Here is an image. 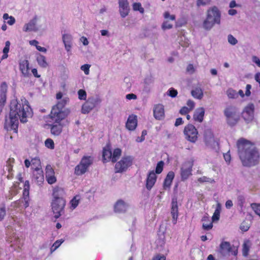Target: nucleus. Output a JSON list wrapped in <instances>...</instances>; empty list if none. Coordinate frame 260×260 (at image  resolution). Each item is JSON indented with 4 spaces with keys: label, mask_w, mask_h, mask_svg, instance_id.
I'll return each instance as SVG.
<instances>
[{
    "label": "nucleus",
    "mask_w": 260,
    "mask_h": 260,
    "mask_svg": "<svg viewBox=\"0 0 260 260\" xmlns=\"http://www.w3.org/2000/svg\"><path fill=\"white\" fill-rule=\"evenodd\" d=\"M31 115V109L25 99L20 101L13 100L10 104L9 118L6 120V125L16 133L19 119L22 123L26 122L27 118Z\"/></svg>",
    "instance_id": "f257e3e1"
},
{
    "label": "nucleus",
    "mask_w": 260,
    "mask_h": 260,
    "mask_svg": "<svg viewBox=\"0 0 260 260\" xmlns=\"http://www.w3.org/2000/svg\"><path fill=\"white\" fill-rule=\"evenodd\" d=\"M237 147L239 158L244 166L252 167L258 163L259 153L253 143L241 138L237 142Z\"/></svg>",
    "instance_id": "f03ea898"
},
{
    "label": "nucleus",
    "mask_w": 260,
    "mask_h": 260,
    "mask_svg": "<svg viewBox=\"0 0 260 260\" xmlns=\"http://www.w3.org/2000/svg\"><path fill=\"white\" fill-rule=\"evenodd\" d=\"M64 193L61 188L55 187L53 191L54 199L52 202V210L54 217L57 219L59 218L63 213L64 208L66 205V201L62 196Z\"/></svg>",
    "instance_id": "7ed1b4c3"
},
{
    "label": "nucleus",
    "mask_w": 260,
    "mask_h": 260,
    "mask_svg": "<svg viewBox=\"0 0 260 260\" xmlns=\"http://www.w3.org/2000/svg\"><path fill=\"white\" fill-rule=\"evenodd\" d=\"M221 13L216 6L210 8L207 11L206 17L202 24L203 28L206 30H211L215 24L221 23Z\"/></svg>",
    "instance_id": "20e7f679"
},
{
    "label": "nucleus",
    "mask_w": 260,
    "mask_h": 260,
    "mask_svg": "<svg viewBox=\"0 0 260 260\" xmlns=\"http://www.w3.org/2000/svg\"><path fill=\"white\" fill-rule=\"evenodd\" d=\"M68 108L62 109L53 107L50 113V118L56 123H59L64 120L70 113Z\"/></svg>",
    "instance_id": "39448f33"
},
{
    "label": "nucleus",
    "mask_w": 260,
    "mask_h": 260,
    "mask_svg": "<svg viewBox=\"0 0 260 260\" xmlns=\"http://www.w3.org/2000/svg\"><path fill=\"white\" fill-rule=\"evenodd\" d=\"M224 114L228 124L231 125H235L240 119L238 110L235 106H228L224 110Z\"/></svg>",
    "instance_id": "423d86ee"
},
{
    "label": "nucleus",
    "mask_w": 260,
    "mask_h": 260,
    "mask_svg": "<svg viewBox=\"0 0 260 260\" xmlns=\"http://www.w3.org/2000/svg\"><path fill=\"white\" fill-rule=\"evenodd\" d=\"M93 161L91 156H84L81 160L79 164L75 169V173L77 175H81L84 174Z\"/></svg>",
    "instance_id": "0eeeda50"
},
{
    "label": "nucleus",
    "mask_w": 260,
    "mask_h": 260,
    "mask_svg": "<svg viewBox=\"0 0 260 260\" xmlns=\"http://www.w3.org/2000/svg\"><path fill=\"white\" fill-rule=\"evenodd\" d=\"M133 158L131 156H123L121 159L115 165V171L117 173H121L125 171L133 163Z\"/></svg>",
    "instance_id": "6e6552de"
},
{
    "label": "nucleus",
    "mask_w": 260,
    "mask_h": 260,
    "mask_svg": "<svg viewBox=\"0 0 260 260\" xmlns=\"http://www.w3.org/2000/svg\"><path fill=\"white\" fill-rule=\"evenodd\" d=\"M101 102L100 98L92 97L89 98L82 105L81 112L83 114H87Z\"/></svg>",
    "instance_id": "1a4fd4ad"
},
{
    "label": "nucleus",
    "mask_w": 260,
    "mask_h": 260,
    "mask_svg": "<svg viewBox=\"0 0 260 260\" xmlns=\"http://www.w3.org/2000/svg\"><path fill=\"white\" fill-rule=\"evenodd\" d=\"M184 134L185 138L191 142H195L198 139V132L192 124H188L184 127Z\"/></svg>",
    "instance_id": "9d476101"
},
{
    "label": "nucleus",
    "mask_w": 260,
    "mask_h": 260,
    "mask_svg": "<svg viewBox=\"0 0 260 260\" xmlns=\"http://www.w3.org/2000/svg\"><path fill=\"white\" fill-rule=\"evenodd\" d=\"M193 161L189 160L185 162L182 166L180 170V175L182 181L187 180L192 175Z\"/></svg>",
    "instance_id": "9b49d317"
},
{
    "label": "nucleus",
    "mask_w": 260,
    "mask_h": 260,
    "mask_svg": "<svg viewBox=\"0 0 260 260\" xmlns=\"http://www.w3.org/2000/svg\"><path fill=\"white\" fill-rule=\"evenodd\" d=\"M254 105L248 104L243 109L242 115V117L247 122L252 121L254 119Z\"/></svg>",
    "instance_id": "f8f14e48"
},
{
    "label": "nucleus",
    "mask_w": 260,
    "mask_h": 260,
    "mask_svg": "<svg viewBox=\"0 0 260 260\" xmlns=\"http://www.w3.org/2000/svg\"><path fill=\"white\" fill-rule=\"evenodd\" d=\"M220 252L223 255H226L230 253L234 255L237 254V249L234 246H232L230 243L228 242H223L220 245Z\"/></svg>",
    "instance_id": "ddd939ff"
},
{
    "label": "nucleus",
    "mask_w": 260,
    "mask_h": 260,
    "mask_svg": "<svg viewBox=\"0 0 260 260\" xmlns=\"http://www.w3.org/2000/svg\"><path fill=\"white\" fill-rule=\"evenodd\" d=\"M205 141L206 145L211 148L215 149L218 146L217 141L214 139L212 133L210 131L205 132Z\"/></svg>",
    "instance_id": "4468645a"
},
{
    "label": "nucleus",
    "mask_w": 260,
    "mask_h": 260,
    "mask_svg": "<svg viewBox=\"0 0 260 260\" xmlns=\"http://www.w3.org/2000/svg\"><path fill=\"white\" fill-rule=\"evenodd\" d=\"M45 176L46 180L49 184H52L56 182L54 170L50 165H47L46 167Z\"/></svg>",
    "instance_id": "2eb2a0df"
},
{
    "label": "nucleus",
    "mask_w": 260,
    "mask_h": 260,
    "mask_svg": "<svg viewBox=\"0 0 260 260\" xmlns=\"http://www.w3.org/2000/svg\"><path fill=\"white\" fill-rule=\"evenodd\" d=\"M37 17L35 16L28 23H25L23 26V31L24 32L37 31L38 30L37 26Z\"/></svg>",
    "instance_id": "dca6fc26"
},
{
    "label": "nucleus",
    "mask_w": 260,
    "mask_h": 260,
    "mask_svg": "<svg viewBox=\"0 0 260 260\" xmlns=\"http://www.w3.org/2000/svg\"><path fill=\"white\" fill-rule=\"evenodd\" d=\"M62 39L64 45L65 49L68 52H70L73 46V37L69 34L62 35Z\"/></svg>",
    "instance_id": "f3484780"
},
{
    "label": "nucleus",
    "mask_w": 260,
    "mask_h": 260,
    "mask_svg": "<svg viewBox=\"0 0 260 260\" xmlns=\"http://www.w3.org/2000/svg\"><path fill=\"white\" fill-rule=\"evenodd\" d=\"M153 115L155 119L162 120L165 117L164 106L161 104L156 105L153 108Z\"/></svg>",
    "instance_id": "a211bd4d"
},
{
    "label": "nucleus",
    "mask_w": 260,
    "mask_h": 260,
    "mask_svg": "<svg viewBox=\"0 0 260 260\" xmlns=\"http://www.w3.org/2000/svg\"><path fill=\"white\" fill-rule=\"evenodd\" d=\"M171 213L172 216V222L174 224H175L178 217V207L176 198L172 199Z\"/></svg>",
    "instance_id": "6ab92c4d"
},
{
    "label": "nucleus",
    "mask_w": 260,
    "mask_h": 260,
    "mask_svg": "<svg viewBox=\"0 0 260 260\" xmlns=\"http://www.w3.org/2000/svg\"><path fill=\"white\" fill-rule=\"evenodd\" d=\"M156 178L157 177L156 173L154 171H152L149 173L147 177L146 183V187L148 190H150L154 186L155 183Z\"/></svg>",
    "instance_id": "aec40b11"
},
{
    "label": "nucleus",
    "mask_w": 260,
    "mask_h": 260,
    "mask_svg": "<svg viewBox=\"0 0 260 260\" xmlns=\"http://www.w3.org/2000/svg\"><path fill=\"white\" fill-rule=\"evenodd\" d=\"M19 69L24 77H28L30 75L29 62L24 59L19 62Z\"/></svg>",
    "instance_id": "412c9836"
},
{
    "label": "nucleus",
    "mask_w": 260,
    "mask_h": 260,
    "mask_svg": "<svg viewBox=\"0 0 260 260\" xmlns=\"http://www.w3.org/2000/svg\"><path fill=\"white\" fill-rule=\"evenodd\" d=\"M128 208V205L122 200H118L114 205V211L117 213L125 212Z\"/></svg>",
    "instance_id": "4be33fe9"
},
{
    "label": "nucleus",
    "mask_w": 260,
    "mask_h": 260,
    "mask_svg": "<svg viewBox=\"0 0 260 260\" xmlns=\"http://www.w3.org/2000/svg\"><path fill=\"white\" fill-rule=\"evenodd\" d=\"M137 126V116L131 115L129 116L125 126L129 131H134Z\"/></svg>",
    "instance_id": "5701e85b"
},
{
    "label": "nucleus",
    "mask_w": 260,
    "mask_h": 260,
    "mask_svg": "<svg viewBox=\"0 0 260 260\" xmlns=\"http://www.w3.org/2000/svg\"><path fill=\"white\" fill-rule=\"evenodd\" d=\"M205 109L203 107L197 108L194 112L193 119L199 122H202L204 119Z\"/></svg>",
    "instance_id": "b1692460"
},
{
    "label": "nucleus",
    "mask_w": 260,
    "mask_h": 260,
    "mask_svg": "<svg viewBox=\"0 0 260 260\" xmlns=\"http://www.w3.org/2000/svg\"><path fill=\"white\" fill-rule=\"evenodd\" d=\"M202 228L205 231H209L213 228L212 220L211 221L210 217L207 215H205L202 219Z\"/></svg>",
    "instance_id": "393cba45"
},
{
    "label": "nucleus",
    "mask_w": 260,
    "mask_h": 260,
    "mask_svg": "<svg viewBox=\"0 0 260 260\" xmlns=\"http://www.w3.org/2000/svg\"><path fill=\"white\" fill-rule=\"evenodd\" d=\"M103 158L104 161H112V153L110 146L107 145L104 148L103 151Z\"/></svg>",
    "instance_id": "a878e982"
},
{
    "label": "nucleus",
    "mask_w": 260,
    "mask_h": 260,
    "mask_svg": "<svg viewBox=\"0 0 260 260\" xmlns=\"http://www.w3.org/2000/svg\"><path fill=\"white\" fill-rule=\"evenodd\" d=\"M64 125L63 122L53 124L51 128V133L54 135L58 136L61 133L62 127Z\"/></svg>",
    "instance_id": "bb28decb"
},
{
    "label": "nucleus",
    "mask_w": 260,
    "mask_h": 260,
    "mask_svg": "<svg viewBox=\"0 0 260 260\" xmlns=\"http://www.w3.org/2000/svg\"><path fill=\"white\" fill-rule=\"evenodd\" d=\"M191 94L194 98L198 100H201L204 95L203 89L200 87L193 88L191 91Z\"/></svg>",
    "instance_id": "cd10ccee"
},
{
    "label": "nucleus",
    "mask_w": 260,
    "mask_h": 260,
    "mask_svg": "<svg viewBox=\"0 0 260 260\" xmlns=\"http://www.w3.org/2000/svg\"><path fill=\"white\" fill-rule=\"evenodd\" d=\"M37 61L39 65L43 68H46L48 66V63L46 61V57L41 55L38 54L36 58Z\"/></svg>",
    "instance_id": "c85d7f7f"
},
{
    "label": "nucleus",
    "mask_w": 260,
    "mask_h": 260,
    "mask_svg": "<svg viewBox=\"0 0 260 260\" xmlns=\"http://www.w3.org/2000/svg\"><path fill=\"white\" fill-rule=\"evenodd\" d=\"M221 211V205L219 203H218L216 206V209L213 213L212 217V221L214 222L218 221L219 219L220 214Z\"/></svg>",
    "instance_id": "c756f323"
},
{
    "label": "nucleus",
    "mask_w": 260,
    "mask_h": 260,
    "mask_svg": "<svg viewBox=\"0 0 260 260\" xmlns=\"http://www.w3.org/2000/svg\"><path fill=\"white\" fill-rule=\"evenodd\" d=\"M69 98L67 96L63 97L60 101H58L57 103L53 107H57V108L64 109L65 106L69 103Z\"/></svg>",
    "instance_id": "7c9ffc66"
},
{
    "label": "nucleus",
    "mask_w": 260,
    "mask_h": 260,
    "mask_svg": "<svg viewBox=\"0 0 260 260\" xmlns=\"http://www.w3.org/2000/svg\"><path fill=\"white\" fill-rule=\"evenodd\" d=\"M119 12L122 18L125 17L128 14L129 8L128 5H124L119 6Z\"/></svg>",
    "instance_id": "2f4dec72"
},
{
    "label": "nucleus",
    "mask_w": 260,
    "mask_h": 260,
    "mask_svg": "<svg viewBox=\"0 0 260 260\" xmlns=\"http://www.w3.org/2000/svg\"><path fill=\"white\" fill-rule=\"evenodd\" d=\"M251 244L249 240H247L244 242L243 244L242 253L243 255L245 256H247Z\"/></svg>",
    "instance_id": "473e14b6"
},
{
    "label": "nucleus",
    "mask_w": 260,
    "mask_h": 260,
    "mask_svg": "<svg viewBox=\"0 0 260 260\" xmlns=\"http://www.w3.org/2000/svg\"><path fill=\"white\" fill-rule=\"evenodd\" d=\"M198 181L200 183H204L207 182L210 184H213L215 182V181L214 179L209 178L206 176H202L198 179Z\"/></svg>",
    "instance_id": "72a5a7b5"
},
{
    "label": "nucleus",
    "mask_w": 260,
    "mask_h": 260,
    "mask_svg": "<svg viewBox=\"0 0 260 260\" xmlns=\"http://www.w3.org/2000/svg\"><path fill=\"white\" fill-rule=\"evenodd\" d=\"M121 154V150L119 148H116L114 149L113 153H112V161L114 162L119 158Z\"/></svg>",
    "instance_id": "f704fd0d"
},
{
    "label": "nucleus",
    "mask_w": 260,
    "mask_h": 260,
    "mask_svg": "<svg viewBox=\"0 0 260 260\" xmlns=\"http://www.w3.org/2000/svg\"><path fill=\"white\" fill-rule=\"evenodd\" d=\"M226 95L230 99H237L238 97V95L236 90L232 88L228 89L226 91Z\"/></svg>",
    "instance_id": "c9c22d12"
},
{
    "label": "nucleus",
    "mask_w": 260,
    "mask_h": 260,
    "mask_svg": "<svg viewBox=\"0 0 260 260\" xmlns=\"http://www.w3.org/2000/svg\"><path fill=\"white\" fill-rule=\"evenodd\" d=\"M80 197L75 196L70 202L71 208L72 210L75 209L79 203Z\"/></svg>",
    "instance_id": "e433bc0d"
},
{
    "label": "nucleus",
    "mask_w": 260,
    "mask_h": 260,
    "mask_svg": "<svg viewBox=\"0 0 260 260\" xmlns=\"http://www.w3.org/2000/svg\"><path fill=\"white\" fill-rule=\"evenodd\" d=\"M10 42L9 41H7L5 43V47L3 49V53L4 55L2 56V59H4L8 57V53L10 49Z\"/></svg>",
    "instance_id": "4c0bfd02"
},
{
    "label": "nucleus",
    "mask_w": 260,
    "mask_h": 260,
    "mask_svg": "<svg viewBox=\"0 0 260 260\" xmlns=\"http://www.w3.org/2000/svg\"><path fill=\"white\" fill-rule=\"evenodd\" d=\"M133 8L134 11H138L140 13H144V9L142 7L141 3H135L133 4Z\"/></svg>",
    "instance_id": "58836bf2"
},
{
    "label": "nucleus",
    "mask_w": 260,
    "mask_h": 260,
    "mask_svg": "<svg viewBox=\"0 0 260 260\" xmlns=\"http://www.w3.org/2000/svg\"><path fill=\"white\" fill-rule=\"evenodd\" d=\"M36 171L37 174L35 175L36 176L35 178L38 182L42 183L44 180L43 172L39 169L36 170Z\"/></svg>",
    "instance_id": "ea45409f"
},
{
    "label": "nucleus",
    "mask_w": 260,
    "mask_h": 260,
    "mask_svg": "<svg viewBox=\"0 0 260 260\" xmlns=\"http://www.w3.org/2000/svg\"><path fill=\"white\" fill-rule=\"evenodd\" d=\"M78 98L81 100H85L86 99V92L83 89H79L78 91Z\"/></svg>",
    "instance_id": "a19ab883"
},
{
    "label": "nucleus",
    "mask_w": 260,
    "mask_h": 260,
    "mask_svg": "<svg viewBox=\"0 0 260 260\" xmlns=\"http://www.w3.org/2000/svg\"><path fill=\"white\" fill-rule=\"evenodd\" d=\"M228 41L232 45H235L238 43V40L232 35H228Z\"/></svg>",
    "instance_id": "79ce46f5"
},
{
    "label": "nucleus",
    "mask_w": 260,
    "mask_h": 260,
    "mask_svg": "<svg viewBox=\"0 0 260 260\" xmlns=\"http://www.w3.org/2000/svg\"><path fill=\"white\" fill-rule=\"evenodd\" d=\"M173 27V24L170 23L168 20H166L161 25V28L164 30L171 29Z\"/></svg>",
    "instance_id": "37998d69"
},
{
    "label": "nucleus",
    "mask_w": 260,
    "mask_h": 260,
    "mask_svg": "<svg viewBox=\"0 0 260 260\" xmlns=\"http://www.w3.org/2000/svg\"><path fill=\"white\" fill-rule=\"evenodd\" d=\"M251 207L255 213L260 216V204H252Z\"/></svg>",
    "instance_id": "c03bdc74"
},
{
    "label": "nucleus",
    "mask_w": 260,
    "mask_h": 260,
    "mask_svg": "<svg viewBox=\"0 0 260 260\" xmlns=\"http://www.w3.org/2000/svg\"><path fill=\"white\" fill-rule=\"evenodd\" d=\"M63 241L64 240H59L55 241L51 248V251H53L55 250L63 243Z\"/></svg>",
    "instance_id": "a18cd8bd"
},
{
    "label": "nucleus",
    "mask_w": 260,
    "mask_h": 260,
    "mask_svg": "<svg viewBox=\"0 0 260 260\" xmlns=\"http://www.w3.org/2000/svg\"><path fill=\"white\" fill-rule=\"evenodd\" d=\"M45 146L50 149H53L54 147V142L52 139H47L45 142Z\"/></svg>",
    "instance_id": "49530a36"
},
{
    "label": "nucleus",
    "mask_w": 260,
    "mask_h": 260,
    "mask_svg": "<svg viewBox=\"0 0 260 260\" xmlns=\"http://www.w3.org/2000/svg\"><path fill=\"white\" fill-rule=\"evenodd\" d=\"M90 65L89 64H85L81 67V70L84 72V74L86 75L89 74V69Z\"/></svg>",
    "instance_id": "de8ad7c7"
},
{
    "label": "nucleus",
    "mask_w": 260,
    "mask_h": 260,
    "mask_svg": "<svg viewBox=\"0 0 260 260\" xmlns=\"http://www.w3.org/2000/svg\"><path fill=\"white\" fill-rule=\"evenodd\" d=\"M163 166H164V162L162 161H160L158 162L157 164L156 167V173L157 174H160L163 169Z\"/></svg>",
    "instance_id": "09e8293b"
},
{
    "label": "nucleus",
    "mask_w": 260,
    "mask_h": 260,
    "mask_svg": "<svg viewBox=\"0 0 260 260\" xmlns=\"http://www.w3.org/2000/svg\"><path fill=\"white\" fill-rule=\"evenodd\" d=\"M164 17L166 20H174L175 19V15H171L169 12H165L164 13Z\"/></svg>",
    "instance_id": "8fccbe9b"
},
{
    "label": "nucleus",
    "mask_w": 260,
    "mask_h": 260,
    "mask_svg": "<svg viewBox=\"0 0 260 260\" xmlns=\"http://www.w3.org/2000/svg\"><path fill=\"white\" fill-rule=\"evenodd\" d=\"M186 105L187 107H188V109L190 110V111H192L195 107V103L191 100H188L187 101Z\"/></svg>",
    "instance_id": "3c124183"
},
{
    "label": "nucleus",
    "mask_w": 260,
    "mask_h": 260,
    "mask_svg": "<svg viewBox=\"0 0 260 260\" xmlns=\"http://www.w3.org/2000/svg\"><path fill=\"white\" fill-rule=\"evenodd\" d=\"M6 215V209L4 206L0 207V221H2Z\"/></svg>",
    "instance_id": "603ef678"
},
{
    "label": "nucleus",
    "mask_w": 260,
    "mask_h": 260,
    "mask_svg": "<svg viewBox=\"0 0 260 260\" xmlns=\"http://www.w3.org/2000/svg\"><path fill=\"white\" fill-rule=\"evenodd\" d=\"M210 0H197V4L198 6H205L209 4Z\"/></svg>",
    "instance_id": "864d4df0"
},
{
    "label": "nucleus",
    "mask_w": 260,
    "mask_h": 260,
    "mask_svg": "<svg viewBox=\"0 0 260 260\" xmlns=\"http://www.w3.org/2000/svg\"><path fill=\"white\" fill-rule=\"evenodd\" d=\"M168 95L172 98H175L177 95V91L174 88H170L169 91Z\"/></svg>",
    "instance_id": "5fc2aeb1"
},
{
    "label": "nucleus",
    "mask_w": 260,
    "mask_h": 260,
    "mask_svg": "<svg viewBox=\"0 0 260 260\" xmlns=\"http://www.w3.org/2000/svg\"><path fill=\"white\" fill-rule=\"evenodd\" d=\"M249 228V225L244 222H242L240 225L241 230L244 232L248 231Z\"/></svg>",
    "instance_id": "6e6d98bb"
},
{
    "label": "nucleus",
    "mask_w": 260,
    "mask_h": 260,
    "mask_svg": "<svg viewBox=\"0 0 260 260\" xmlns=\"http://www.w3.org/2000/svg\"><path fill=\"white\" fill-rule=\"evenodd\" d=\"M190 111L187 107H182L180 110V113L182 115H185Z\"/></svg>",
    "instance_id": "4d7b16f0"
},
{
    "label": "nucleus",
    "mask_w": 260,
    "mask_h": 260,
    "mask_svg": "<svg viewBox=\"0 0 260 260\" xmlns=\"http://www.w3.org/2000/svg\"><path fill=\"white\" fill-rule=\"evenodd\" d=\"M174 178V173L173 172H170L168 174L165 179L172 182L173 179Z\"/></svg>",
    "instance_id": "13d9d810"
},
{
    "label": "nucleus",
    "mask_w": 260,
    "mask_h": 260,
    "mask_svg": "<svg viewBox=\"0 0 260 260\" xmlns=\"http://www.w3.org/2000/svg\"><path fill=\"white\" fill-rule=\"evenodd\" d=\"M252 60L256 64L258 67H260V59L256 56H253L252 57Z\"/></svg>",
    "instance_id": "bf43d9fd"
},
{
    "label": "nucleus",
    "mask_w": 260,
    "mask_h": 260,
    "mask_svg": "<svg viewBox=\"0 0 260 260\" xmlns=\"http://www.w3.org/2000/svg\"><path fill=\"white\" fill-rule=\"evenodd\" d=\"M80 41L82 43L83 45L84 46H87L89 44V41L87 39L83 36L80 38Z\"/></svg>",
    "instance_id": "052dcab7"
},
{
    "label": "nucleus",
    "mask_w": 260,
    "mask_h": 260,
    "mask_svg": "<svg viewBox=\"0 0 260 260\" xmlns=\"http://www.w3.org/2000/svg\"><path fill=\"white\" fill-rule=\"evenodd\" d=\"M251 88V86L250 84H247L246 86V91H245V95L247 96H250L251 94L250 89Z\"/></svg>",
    "instance_id": "680f3d73"
},
{
    "label": "nucleus",
    "mask_w": 260,
    "mask_h": 260,
    "mask_svg": "<svg viewBox=\"0 0 260 260\" xmlns=\"http://www.w3.org/2000/svg\"><path fill=\"white\" fill-rule=\"evenodd\" d=\"M186 70L188 72L191 74L193 73L195 71V69L193 67V66L191 64L188 65L186 68Z\"/></svg>",
    "instance_id": "e2e57ef3"
},
{
    "label": "nucleus",
    "mask_w": 260,
    "mask_h": 260,
    "mask_svg": "<svg viewBox=\"0 0 260 260\" xmlns=\"http://www.w3.org/2000/svg\"><path fill=\"white\" fill-rule=\"evenodd\" d=\"M23 199H28V195H29V189H28L27 187H25L23 190Z\"/></svg>",
    "instance_id": "0e129e2a"
},
{
    "label": "nucleus",
    "mask_w": 260,
    "mask_h": 260,
    "mask_svg": "<svg viewBox=\"0 0 260 260\" xmlns=\"http://www.w3.org/2000/svg\"><path fill=\"white\" fill-rule=\"evenodd\" d=\"M126 99L128 100H131L132 99L136 100L137 99V96L136 94H135L134 93H129V94H127L126 95Z\"/></svg>",
    "instance_id": "69168bd1"
},
{
    "label": "nucleus",
    "mask_w": 260,
    "mask_h": 260,
    "mask_svg": "<svg viewBox=\"0 0 260 260\" xmlns=\"http://www.w3.org/2000/svg\"><path fill=\"white\" fill-rule=\"evenodd\" d=\"M172 182H171L170 181L165 179L164 181V187L165 189H166L167 188H169L171 185Z\"/></svg>",
    "instance_id": "338daca9"
},
{
    "label": "nucleus",
    "mask_w": 260,
    "mask_h": 260,
    "mask_svg": "<svg viewBox=\"0 0 260 260\" xmlns=\"http://www.w3.org/2000/svg\"><path fill=\"white\" fill-rule=\"evenodd\" d=\"M9 20H8L7 21V23L10 25H13L15 22V19L14 17L13 16H10V17L9 18V19H8Z\"/></svg>",
    "instance_id": "774afa93"
}]
</instances>
